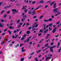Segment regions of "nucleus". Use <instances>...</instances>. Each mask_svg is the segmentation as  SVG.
Segmentation results:
<instances>
[{
    "instance_id": "obj_1",
    "label": "nucleus",
    "mask_w": 61,
    "mask_h": 61,
    "mask_svg": "<svg viewBox=\"0 0 61 61\" xmlns=\"http://www.w3.org/2000/svg\"><path fill=\"white\" fill-rule=\"evenodd\" d=\"M41 5H40V6L37 7V8L36 9H34L33 10V12L32 14V15H33L34 14H36V12H35V11L36 10H37V9H39V8L40 7H41Z\"/></svg>"
},
{
    "instance_id": "obj_2",
    "label": "nucleus",
    "mask_w": 61,
    "mask_h": 61,
    "mask_svg": "<svg viewBox=\"0 0 61 61\" xmlns=\"http://www.w3.org/2000/svg\"><path fill=\"white\" fill-rule=\"evenodd\" d=\"M22 9L24 10V12H25V13H26L27 12V9H26V8L25 7V6H23L22 7Z\"/></svg>"
},
{
    "instance_id": "obj_3",
    "label": "nucleus",
    "mask_w": 61,
    "mask_h": 61,
    "mask_svg": "<svg viewBox=\"0 0 61 61\" xmlns=\"http://www.w3.org/2000/svg\"><path fill=\"white\" fill-rule=\"evenodd\" d=\"M56 28H57V27H56L53 29V30L52 31L53 33H55L56 31Z\"/></svg>"
},
{
    "instance_id": "obj_4",
    "label": "nucleus",
    "mask_w": 61,
    "mask_h": 61,
    "mask_svg": "<svg viewBox=\"0 0 61 61\" xmlns=\"http://www.w3.org/2000/svg\"><path fill=\"white\" fill-rule=\"evenodd\" d=\"M47 56L46 55L45 56V57H46V59H45V60H46V61H47L48 59H51V57H46Z\"/></svg>"
},
{
    "instance_id": "obj_5",
    "label": "nucleus",
    "mask_w": 61,
    "mask_h": 61,
    "mask_svg": "<svg viewBox=\"0 0 61 61\" xmlns=\"http://www.w3.org/2000/svg\"><path fill=\"white\" fill-rule=\"evenodd\" d=\"M57 10V8H56L54 9V10L53 11V12H54V13H56V12H58V11Z\"/></svg>"
},
{
    "instance_id": "obj_6",
    "label": "nucleus",
    "mask_w": 61,
    "mask_h": 61,
    "mask_svg": "<svg viewBox=\"0 0 61 61\" xmlns=\"http://www.w3.org/2000/svg\"><path fill=\"white\" fill-rule=\"evenodd\" d=\"M56 47V46H54L52 47H51L50 48V50H52L55 47Z\"/></svg>"
},
{
    "instance_id": "obj_7",
    "label": "nucleus",
    "mask_w": 61,
    "mask_h": 61,
    "mask_svg": "<svg viewBox=\"0 0 61 61\" xmlns=\"http://www.w3.org/2000/svg\"><path fill=\"white\" fill-rule=\"evenodd\" d=\"M25 48L24 47H23L22 48V51H21V52H24V51H26V50H24V48Z\"/></svg>"
},
{
    "instance_id": "obj_8",
    "label": "nucleus",
    "mask_w": 61,
    "mask_h": 61,
    "mask_svg": "<svg viewBox=\"0 0 61 61\" xmlns=\"http://www.w3.org/2000/svg\"><path fill=\"white\" fill-rule=\"evenodd\" d=\"M19 46V44H18L17 45L15 46V48H16V47H18Z\"/></svg>"
},
{
    "instance_id": "obj_9",
    "label": "nucleus",
    "mask_w": 61,
    "mask_h": 61,
    "mask_svg": "<svg viewBox=\"0 0 61 61\" xmlns=\"http://www.w3.org/2000/svg\"><path fill=\"white\" fill-rule=\"evenodd\" d=\"M9 28H10V29H13L14 28L13 26H11L9 27Z\"/></svg>"
},
{
    "instance_id": "obj_10",
    "label": "nucleus",
    "mask_w": 61,
    "mask_h": 61,
    "mask_svg": "<svg viewBox=\"0 0 61 61\" xmlns=\"http://www.w3.org/2000/svg\"><path fill=\"white\" fill-rule=\"evenodd\" d=\"M52 19L51 18H50L49 20H48V22L49 21V22H51L52 21Z\"/></svg>"
},
{
    "instance_id": "obj_11",
    "label": "nucleus",
    "mask_w": 61,
    "mask_h": 61,
    "mask_svg": "<svg viewBox=\"0 0 61 61\" xmlns=\"http://www.w3.org/2000/svg\"><path fill=\"white\" fill-rule=\"evenodd\" d=\"M20 22V20H18L17 21L16 23L17 24H19Z\"/></svg>"
},
{
    "instance_id": "obj_12",
    "label": "nucleus",
    "mask_w": 61,
    "mask_h": 61,
    "mask_svg": "<svg viewBox=\"0 0 61 61\" xmlns=\"http://www.w3.org/2000/svg\"><path fill=\"white\" fill-rule=\"evenodd\" d=\"M44 1L43 0H41L39 2V3H44Z\"/></svg>"
},
{
    "instance_id": "obj_13",
    "label": "nucleus",
    "mask_w": 61,
    "mask_h": 61,
    "mask_svg": "<svg viewBox=\"0 0 61 61\" xmlns=\"http://www.w3.org/2000/svg\"><path fill=\"white\" fill-rule=\"evenodd\" d=\"M28 13L29 14H32V12H31V10H30V11H29L28 12Z\"/></svg>"
},
{
    "instance_id": "obj_14",
    "label": "nucleus",
    "mask_w": 61,
    "mask_h": 61,
    "mask_svg": "<svg viewBox=\"0 0 61 61\" xmlns=\"http://www.w3.org/2000/svg\"><path fill=\"white\" fill-rule=\"evenodd\" d=\"M48 29H47L46 30L44 31V33H47V31H48Z\"/></svg>"
},
{
    "instance_id": "obj_15",
    "label": "nucleus",
    "mask_w": 61,
    "mask_h": 61,
    "mask_svg": "<svg viewBox=\"0 0 61 61\" xmlns=\"http://www.w3.org/2000/svg\"><path fill=\"white\" fill-rule=\"evenodd\" d=\"M53 25V23H51L49 25V26H52V25Z\"/></svg>"
},
{
    "instance_id": "obj_16",
    "label": "nucleus",
    "mask_w": 61,
    "mask_h": 61,
    "mask_svg": "<svg viewBox=\"0 0 61 61\" xmlns=\"http://www.w3.org/2000/svg\"><path fill=\"white\" fill-rule=\"evenodd\" d=\"M29 39L28 38H27V39L26 42L27 43H28L29 41Z\"/></svg>"
},
{
    "instance_id": "obj_17",
    "label": "nucleus",
    "mask_w": 61,
    "mask_h": 61,
    "mask_svg": "<svg viewBox=\"0 0 61 61\" xmlns=\"http://www.w3.org/2000/svg\"><path fill=\"white\" fill-rule=\"evenodd\" d=\"M11 5H10V6H6L5 7L6 8H9V7H11Z\"/></svg>"
},
{
    "instance_id": "obj_18",
    "label": "nucleus",
    "mask_w": 61,
    "mask_h": 61,
    "mask_svg": "<svg viewBox=\"0 0 61 61\" xmlns=\"http://www.w3.org/2000/svg\"><path fill=\"white\" fill-rule=\"evenodd\" d=\"M12 11H13V12H15V11H16V10L15 9H12Z\"/></svg>"
},
{
    "instance_id": "obj_19",
    "label": "nucleus",
    "mask_w": 61,
    "mask_h": 61,
    "mask_svg": "<svg viewBox=\"0 0 61 61\" xmlns=\"http://www.w3.org/2000/svg\"><path fill=\"white\" fill-rule=\"evenodd\" d=\"M48 46V43H47L45 45V47H47Z\"/></svg>"
},
{
    "instance_id": "obj_20",
    "label": "nucleus",
    "mask_w": 61,
    "mask_h": 61,
    "mask_svg": "<svg viewBox=\"0 0 61 61\" xmlns=\"http://www.w3.org/2000/svg\"><path fill=\"white\" fill-rule=\"evenodd\" d=\"M45 26H46V25H44V28L43 29L44 30H46V28H45Z\"/></svg>"
},
{
    "instance_id": "obj_21",
    "label": "nucleus",
    "mask_w": 61,
    "mask_h": 61,
    "mask_svg": "<svg viewBox=\"0 0 61 61\" xmlns=\"http://www.w3.org/2000/svg\"><path fill=\"white\" fill-rule=\"evenodd\" d=\"M26 33L27 34H30V31H27L26 32Z\"/></svg>"
},
{
    "instance_id": "obj_22",
    "label": "nucleus",
    "mask_w": 61,
    "mask_h": 61,
    "mask_svg": "<svg viewBox=\"0 0 61 61\" xmlns=\"http://www.w3.org/2000/svg\"><path fill=\"white\" fill-rule=\"evenodd\" d=\"M26 17H27V16L26 15H24L23 16V18H26Z\"/></svg>"
},
{
    "instance_id": "obj_23",
    "label": "nucleus",
    "mask_w": 61,
    "mask_h": 61,
    "mask_svg": "<svg viewBox=\"0 0 61 61\" xmlns=\"http://www.w3.org/2000/svg\"><path fill=\"white\" fill-rule=\"evenodd\" d=\"M5 12V10H2L1 12V14H2L3 13H4Z\"/></svg>"
},
{
    "instance_id": "obj_24",
    "label": "nucleus",
    "mask_w": 61,
    "mask_h": 61,
    "mask_svg": "<svg viewBox=\"0 0 61 61\" xmlns=\"http://www.w3.org/2000/svg\"><path fill=\"white\" fill-rule=\"evenodd\" d=\"M0 27H3V26L2 25L1 23H0Z\"/></svg>"
},
{
    "instance_id": "obj_25",
    "label": "nucleus",
    "mask_w": 61,
    "mask_h": 61,
    "mask_svg": "<svg viewBox=\"0 0 61 61\" xmlns=\"http://www.w3.org/2000/svg\"><path fill=\"white\" fill-rule=\"evenodd\" d=\"M26 34H24L23 35V37L24 38H25L26 37Z\"/></svg>"
},
{
    "instance_id": "obj_26",
    "label": "nucleus",
    "mask_w": 61,
    "mask_h": 61,
    "mask_svg": "<svg viewBox=\"0 0 61 61\" xmlns=\"http://www.w3.org/2000/svg\"><path fill=\"white\" fill-rule=\"evenodd\" d=\"M41 51V50H39L38 51H37L36 52H37V53H39V52H40Z\"/></svg>"
},
{
    "instance_id": "obj_27",
    "label": "nucleus",
    "mask_w": 61,
    "mask_h": 61,
    "mask_svg": "<svg viewBox=\"0 0 61 61\" xmlns=\"http://www.w3.org/2000/svg\"><path fill=\"white\" fill-rule=\"evenodd\" d=\"M44 22H48V20H44Z\"/></svg>"
},
{
    "instance_id": "obj_28",
    "label": "nucleus",
    "mask_w": 61,
    "mask_h": 61,
    "mask_svg": "<svg viewBox=\"0 0 61 61\" xmlns=\"http://www.w3.org/2000/svg\"><path fill=\"white\" fill-rule=\"evenodd\" d=\"M34 54H35V52H33L32 53L30 54V55L31 56H32V55H34Z\"/></svg>"
},
{
    "instance_id": "obj_29",
    "label": "nucleus",
    "mask_w": 61,
    "mask_h": 61,
    "mask_svg": "<svg viewBox=\"0 0 61 61\" xmlns=\"http://www.w3.org/2000/svg\"><path fill=\"white\" fill-rule=\"evenodd\" d=\"M21 61H23L24 60V58H22L21 60H20Z\"/></svg>"
},
{
    "instance_id": "obj_30",
    "label": "nucleus",
    "mask_w": 61,
    "mask_h": 61,
    "mask_svg": "<svg viewBox=\"0 0 61 61\" xmlns=\"http://www.w3.org/2000/svg\"><path fill=\"white\" fill-rule=\"evenodd\" d=\"M3 44H5V43H4V41H3L1 43V45H3Z\"/></svg>"
},
{
    "instance_id": "obj_31",
    "label": "nucleus",
    "mask_w": 61,
    "mask_h": 61,
    "mask_svg": "<svg viewBox=\"0 0 61 61\" xmlns=\"http://www.w3.org/2000/svg\"><path fill=\"white\" fill-rule=\"evenodd\" d=\"M57 46H60V42H58Z\"/></svg>"
},
{
    "instance_id": "obj_32",
    "label": "nucleus",
    "mask_w": 61,
    "mask_h": 61,
    "mask_svg": "<svg viewBox=\"0 0 61 61\" xmlns=\"http://www.w3.org/2000/svg\"><path fill=\"white\" fill-rule=\"evenodd\" d=\"M7 15L6 14H5V15H4V18L6 17V16Z\"/></svg>"
},
{
    "instance_id": "obj_33",
    "label": "nucleus",
    "mask_w": 61,
    "mask_h": 61,
    "mask_svg": "<svg viewBox=\"0 0 61 61\" xmlns=\"http://www.w3.org/2000/svg\"><path fill=\"white\" fill-rule=\"evenodd\" d=\"M23 24V22H21L20 24V26H21Z\"/></svg>"
},
{
    "instance_id": "obj_34",
    "label": "nucleus",
    "mask_w": 61,
    "mask_h": 61,
    "mask_svg": "<svg viewBox=\"0 0 61 61\" xmlns=\"http://www.w3.org/2000/svg\"><path fill=\"white\" fill-rule=\"evenodd\" d=\"M17 32V30H15L13 32L14 33H16Z\"/></svg>"
},
{
    "instance_id": "obj_35",
    "label": "nucleus",
    "mask_w": 61,
    "mask_h": 61,
    "mask_svg": "<svg viewBox=\"0 0 61 61\" xmlns=\"http://www.w3.org/2000/svg\"><path fill=\"white\" fill-rule=\"evenodd\" d=\"M36 3V1H34L32 2V4H35Z\"/></svg>"
},
{
    "instance_id": "obj_36",
    "label": "nucleus",
    "mask_w": 61,
    "mask_h": 61,
    "mask_svg": "<svg viewBox=\"0 0 61 61\" xmlns=\"http://www.w3.org/2000/svg\"><path fill=\"white\" fill-rule=\"evenodd\" d=\"M61 50V48L60 49L58 50V53H59V52H60V50Z\"/></svg>"
},
{
    "instance_id": "obj_37",
    "label": "nucleus",
    "mask_w": 61,
    "mask_h": 61,
    "mask_svg": "<svg viewBox=\"0 0 61 61\" xmlns=\"http://www.w3.org/2000/svg\"><path fill=\"white\" fill-rule=\"evenodd\" d=\"M13 24H14L13 23L10 24V26H12V25H13Z\"/></svg>"
},
{
    "instance_id": "obj_38",
    "label": "nucleus",
    "mask_w": 61,
    "mask_h": 61,
    "mask_svg": "<svg viewBox=\"0 0 61 61\" xmlns=\"http://www.w3.org/2000/svg\"><path fill=\"white\" fill-rule=\"evenodd\" d=\"M31 26H30V27H29L28 28V30H30V29H31Z\"/></svg>"
},
{
    "instance_id": "obj_39",
    "label": "nucleus",
    "mask_w": 61,
    "mask_h": 61,
    "mask_svg": "<svg viewBox=\"0 0 61 61\" xmlns=\"http://www.w3.org/2000/svg\"><path fill=\"white\" fill-rule=\"evenodd\" d=\"M54 2H53L51 3V5H53V4H54Z\"/></svg>"
},
{
    "instance_id": "obj_40",
    "label": "nucleus",
    "mask_w": 61,
    "mask_h": 61,
    "mask_svg": "<svg viewBox=\"0 0 61 61\" xmlns=\"http://www.w3.org/2000/svg\"><path fill=\"white\" fill-rule=\"evenodd\" d=\"M61 14V12H57V14L58 15H60Z\"/></svg>"
},
{
    "instance_id": "obj_41",
    "label": "nucleus",
    "mask_w": 61,
    "mask_h": 61,
    "mask_svg": "<svg viewBox=\"0 0 61 61\" xmlns=\"http://www.w3.org/2000/svg\"><path fill=\"white\" fill-rule=\"evenodd\" d=\"M41 35H42V33L39 34L38 35V36H41Z\"/></svg>"
},
{
    "instance_id": "obj_42",
    "label": "nucleus",
    "mask_w": 61,
    "mask_h": 61,
    "mask_svg": "<svg viewBox=\"0 0 61 61\" xmlns=\"http://www.w3.org/2000/svg\"><path fill=\"white\" fill-rule=\"evenodd\" d=\"M43 17V16H41L40 17V19H41V18H42V17Z\"/></svg>"
},
{
    "instance_id": "obj_43",
    "label": "nucleus",
    "mask_w": 61,
    "mask_h": 61,
    "mask_svg": "<svg viewBox=\"0 0 61 61\" xmlns=\"http://www.w3.org/2000/svg\"><path fill=\"white\" fill-rule=\"evenodd\" d=\"M38 24H37L36 25H35V27L36 28V27H37L38 26Z\"/></svg>"
},
{
    "instance_id": "obj_44",
    "label": "nucleus",
    "mask_w": 61,
    "mask_h": 61,
    "mask_svg": "<svg viewBox=\"0 0 61 61\" xmlns=\"http://www.w3.org/2000/svg\"><path fill=\"white\" fill-rule=\"evenodd\" d=\"M25 20V19H21V21H23L24 20Z\"/></svg>"
},
{
    "instance_id": "obj_45",
    "label": "nucleus",
    "mask_w": 61,
    "mask_h": 61,
    "mask_svg": "<svg viewBox=\"0 0 61 61\" xmlns=\"http://www.w3.org/2000/svg\"><path fill=\"white\" fill-rule=\"evenodd\" d=\"M23 43H22V44H20V47H21V46H23Z\"/></svg>"
},
{
    "instance_id": "obj_46",
    "label": "nucleus",
    "mask_w": 61,
    "mask_h": 61,
    "mask_svg": "<svg viewBox=\"0 0 61 61\" xmlns=\"http://www.w3.org/2000/svg\"><path fill=\"white\" fill-rule=\"evenodd\" d=\"M10 46H13V45H12V44H11L10 45Z\"/></svg>"
},
{
    "instance_id": "obj_47",
    "label": "nucleus",
    "mask_w": 61,
    "mask_h": 61,
    "mask_svg": "<svg viewBox=\"0 0 61 61\" xmlns=\"http://www.w3.org/2000/svg\"><path fill=\"white\" fill-rule=\"evenodd\" d=\"M59 23H60V21H59V22H57L56 23V24H57V25H58V24H59Z\"/></svg>"
},
{
    "instance_id": "obj_48",
    "label": "nucleus",
    "mask_w": 61,
    "mask_h": 61,
    "mask_svg": "<svg viewBox=\"0 0 61 61\" xmlns=\"http://www.w3.org/2000/svg\"><path fill=\"white\" fill-rule=\"evenodd\" d=\"M54 44V43L53 42H52L51 44V46H52Z\"/></svg>"
},
{
    "instance_id": "obj_49",
    "label": "nucleus",
    "mask_w": 61,
    "mask_h": 61,
    "mask_svg": "<svg viewBox=\"0 0 61 61\" xmlns=\"http://www.w3.org/2000/svg\"><path fill=\"white\" fill-rule=\"evenodd\" d=\"M26 23H25L23 25V26H22V27H23V26H25V25H26Z\"/></svg>"
},
{
    "instance_id": "obj_50",
    "label": "nucleus",
    "mask_w": 61,
    "mask_h": 61,
    "mask_svg": "<svg viewBox=\"0 0 61 61\" xmlns=\"http://www.w3.org/2000/svg\"><path fill=\"white\" fill-rule=\"evenodd\" d=\"M7 29H5L4 30V32H5V31H7Z\"/></svg>"
},
{
    "instance_id": "obj_51",
    "label": "nucleus",
    "mask_w": 61,
    "mask_h": 61,
    "mask_svg": "<svg viewBox=\"0 0 61 61\" xmlns=\"http://www.w3.org/2000/svg\"><path fill=\"white\" fill-rule=\"evenodd\" d=\"M58 14H56L55 15V16H57V15H58Z\"/></svg>"
},
{
    "instance_id": "obj_52",
    "label": "nucleus",
    "mask_w": 61,
    "mask_h": 61,
    "mask_svg": "<svg viewBox=\"0 0 61 61\" xmlns=\"http://www.w3.org/2000/svg\"><path fill=\"white\" fill-rule=\"evenodd\" d=\"M17 30V32H18V31H19L20 30V29H17L16 30Z\"/></svg>"
},
{
    "instance_id": "obj_53",
    "label": "nucleus",
    "mask_w": 61,
    "mask_h": 61,
    "mask_svg": "<svg viewBox=\"0 0 61 61\" xmlns=\"http://www.w3.org/2000/svg\"><path fill=\"white\" fill-rule=\"evenodd\" d=\"M21 32H22V31L21 30L20 31V32L19 33V34H21Z\"/></svg>"
},
{
    "instance_id": "obj_54",
    "label": "nucleus",
    "mask_w": 61,
    "mask_h": 61,
    "mask_svg": "<svg viewBox=\"0 0 61 61\" xmlns=\"http://www.w3.org/2000/svg\"><path fill=\"white\" fill-rule=\"evenodd\" d=\"M56 3H54V6H56Z\"/></svg>"
},
{
    "instance_id": "obj_55",
    "label": "nucleus",
    "mask_w": 61,
    "mask_h": 61,
    "mask_svg": "<svg viewBox=\"0 0 61 61\" xmlns=\"http://www.w3.org/2000/svg\"><path fill=\"white\" fill-rule=\"evenodd\" d=\"M54 17H54V16L52 15L51 16V18H54Z\"/></svg>"
},
{
    "instance_id": "obj_56",
    "label": "nucleus",
    "mask_w": 61,
    "mask_h": 61,
    "mask_svg": "<svg viewBox=\"0 0 61 61\" xmlns=\"http://www.w3.org/2000/svg\"><path fill=\"white\" fill-rule=\"evenodd\" d=\"M31 37H32V36H30V37H29L27 38H28L29 39H30V38H31Z\"/></svg>"
},
{
    "instance_id": "obj_57",
    "label": "nucleus",
    "mask_w": 61,
    "mask_h": 61,
    "mask_svg": "<svg viewBox=\"0 0 61 61\" xmlns=\"http://www.w3.org/2000/svg\"><path fill=\"white\" fill-rule=\"evenodd\" d=\"M58 36H59V35H55V36L56 37H58Z\"/></svg>"
},
{
    "instance_id": "obj_58",
    "label": "nucleus",
    "mask_w": 61,
    "mask_h": 61,
    "mask_svg": "<svg viewBox=\"0 0 61 61\" xmlns=\"http://www.w3.org/2000/svg\"><path fill=\"white\" fill-rule=\"evenodd\" d=\"M26 25H30V24H29L28 23H27L26 24Z\"/></svg>"
},
{
    "instance_id": "obj_59",
    "label": "nucleus",
    "mask_w": 61,
    "mask_h": 61,
    "mask_svg": "<svg viewBox=\"0 0 61 61\" xmlns=\"http://www.w3.org/2000/svg\"><path fill=\"white\" fill-rule=\"evenodd\" d=\"M35 26L34 25H33V27L32 28V29H33V28H35Z\"/></svg>"
},
{
    "instance_id": "obj_60",
    "label": "nucleus",
    "mask_w": 61,
    "mask_h": 61,
    "mask_svg": "<svg viewBox=\"0 0 61 61\" xmlns=\"http://www.w3.org/2000/svg\"><path fill=\"white\" fill-rule=\"evenodd\" d=\"M51 50V51L52 52H53V50Z\"/></svg>"
},
{
    "instance_id": "obj_61",
    "label": "nucleus",
    "mask_w": 61,
    "mask_h": 61,
    "mask_svg": "<svg viewBox=\"0 0 61 61\" xmlns=\"http://www.w3.org/2000/svg\"><path fill=\"white\" fill-rule=\"evenodd\" d=\"M43 31V30H41L40 31V32H42V31Z\"/></svg>"
},
{
    "instance_id": "obj_62",
    "label": "nucleus",
    "mask_w": 61,
    "mask_h": 61,
    "mask_svg": "<svg viewBox=\"0 0 61 61\" xmlns=\"http://www.w3.org/2000/svg\"><path fill=\"white\" fill-rule=\"evenodd\" d=\"M8 32H9V33H11V31H10V30H8Z\"/></svg>"
},
{
    "instance_id": "obj_63",
    "label": "nucleus",
    "mask_w": 61,
    "mask_h": 61,
    "mask_svg": "<svg viewBox=\"0 0 61 61\" xmlns=\"http://www.w3.org/2000/svg\"><path fill=\"white\" fill-rule=\"evenodd\" d=\"M1 22H4V20H2L1 21Z\"/></svg>"
},
{
    "instance_id": "obj_64",
    "label": "nucleus",
    "mask_w": 61,
    "mask_h": 61,
    "mask_svg": "<svg viewBox=\"0 0 61 61\" xmlns=\"http://www.w3.org/2000/svg\"><path fill=\"white\" fill-rule=\"evenodd\" d=\"M24 39V38L22 37L21 39V40H23Z\"/></svg>"
}]
</instances>
